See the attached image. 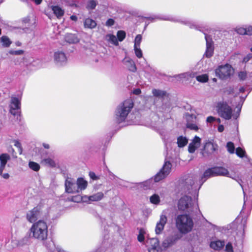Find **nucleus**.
<instances>
[{"instance_id":"1","label":"nucleus","mask_w":252,"mask_h":252,"mask_svg":"<svg viewBox=\"0 0 252 252\" xmlns=\"http://www.w3.org/2000/svg\"><path fill=\"white\" fill-rule=\"evenodd\" d=\"M137 98L132 97V99H127L121 103L117 108L115 112V120L118 123L124 122L132 108L135 105V100Z\"/></svg>"},{"instance_id":"2","label":"nucleus","mask_w":252,"mask_h":252,"mask_svg":"<svg viewBox=\"0 0 252 252\" xmlns=\"http://www.w3.org/2000/svg\"><path fill=\"white\" fill-rule=\"evenodd\" d=\"M31 236L38 241L45 240L48 236V226L43 220H39L33 223L30 228Z\"/></svg>"},{"instance_id":"3","label":"nucleus","mask_w":252,"mask_h":252,"mask_svg":"<svg viewBox=\"0 0 252 252\" xmlns=\"http://www.w3.org/2000/svg\"><path fill=\"white\" fill-rule=\"evenodd\" d=\"M217 107L219 115L226 120H236L239 117L241 109V107H238L237 110L233 112L231 107L225 102L218 103Z\"/></svg>"},{"instance_id":"4","label":"nucleus","mask_w":252,"mask_h":252,"mask_svg":"<svg viewBox=\"0 0 252 252\" xmlns=\"http://www.w3.org/2000/svg\"><path fill=\"white\" fill-rule=\"evenodd\" d=\"M176 226L181 233L186 234L192 230L193 222L189 216L179 215L176 219Z\"/></svg>"},{"instance_id":"5","label":"nucleus","mask_w":252,"mask_h":252,"mask_svg":"<svg viewBox=\"0 0 252 252\" xmlns=\"http://www.w3.org/2000/svg\"><path fill=\"white\" fill-rule=\"evenodd\" d=\"M214 170V167L206 170L201 177V180H199V179L200 177H198L196 175L189 177L186 179V183L191 187L195 185H197V186L198 185L201 186L203 182L205 181L206 179L211 177L216 176L215 171Z\"/></svg>"},{"instance_id":"6","label":"nucleus","mask_w":252,"mask_h":252,"mask_svg":"<svg viewBox=\"0 0 252 252\" xmlns=\"http://www.w3.org/2000/svg\"><path fill=\"white\" fill-rule=\"evenodd\" d=\"M178 208L180 210L190 212L193 211L194 208H197L194 205L190 197L185 195L182 197L178 201Z\"/></svg>"},{"instance_id":"7","label":"nucleus","mask_w":252,"mask_h":252,"mask_svg":"<svg viewBox=\"0 0 252 252\" xmlns=\"http://www.w3.org/2000/svg\"><path fill=\"white\" fill-rule=\"evenodd\" d=\"M216 76L221 79H226L230 77L234 73V69L228 64L220 65L216 69Z\"/></svg>"},{"instance_id":"8","label":"nucleus","mask_w":252,"mask_h":252,"mask_svg":"<svg viewBox=\"0 0 252 252\" xmlns=\"http://www.w3.org/2000/svg\"><path fill=\"white\" fill-rule=\"evenodd\" d=\"M171 167V163L168 161H165L162 169L155 176V182H158L164 179L170 173Z\"/></svg>"},{"instance_id":"9","label":"nucleus","mask_w":252,"mask_h":252,"mask_svg":"<svg viewBox=\"0 0 252 252\" xmlns=\"http://www.w3.org/2000/svg\"><path fill=\"white\" fill-rule=\"evenodd\" d=\"M53 59L55 63L58 66H63L67 63V57L65 53L61 50L54 52Z\"/></svg>"},{"instance_id":"10","label":"nucleus","mask_w":252,"mask_h":252,"mask_svg":"<svg viewBox=\"0 0 252 252\" xmlns=\"http://www.w3.org/2000/svg\"><path fill=\"white\" fill-rule=\"evenodd\" d=\"M10 113L16 116L19 114L21 110L20 100L16 97H12L9 104Z\"/></svg>"},{"instance_id":"11","label":"nucleus","mask_w":252,"mask_h":252,"mask_svg":"<svg viewBox=\"0 0 252 252\" xmlns=\"http://www.w3.org/2000/svg\"><path fill=\"white\" fill-rule=\"evenodd\" d=\"M41 216L42 213L40 209L38 207H35L27 213L26 218L29 222L34 223L38 219L41 217Z\"/></svg>"},{"instance_id":"12","label":"nucleus","mask_w":252,"mask_h":252,"mask_svg":"<svg viewBox=\"0 0 252 252\" xmlns=\"http://www.w3.org/2000/svg\"><path fill=\"white\" fill-rule=\"evenodd\" d=\"M65 191L68 193H78V189L75 181L70 178H67L65 182Z\"/></svg>"},{"instance_id":"13","label":"nucleus","mask_w":252,"mask_h":252,"mask_svg":"<svg viewBox=\"0 0 252 252\" xmlns=\"http://www.w3.org/2000/svg\"><path fill=\"white\" fill-rule=\"evenodd\" d=\"M181 237L178 233L171 235L167 237L162 243V247L164 248H168L174 245L176 242L180 239Z\"/></svg>"},{"instance_id":"14","label":"nucleus","mask_w":252,"mask_h":252,"mask_svg":"<svg viewBox=\"0 0 252 252\" xmlns=\"http://www.w3.org/2000/svg\"><path fill=\"white\" fill-rule=\"evenodd\" d=\"M167 221V218L165 214V212L163 211L160 216V219L156 224L155 228V232L156 234H160L162 232L165 225Z\"/></svg>"},{"instance_id":"15","label":"nucleus","mask_w":252,"mask_h":252,"mask_svg":"<svg viewBox=\"0 0 252 252\" xmlns=\"http://www.w3.org/2000/svg\"><path fill=\"white\" fill-rule=\"evenodd\" d=\"M185 118L187 121V127L191 130L197 131L198 127L196 124V116L194 115L186 114Z\"/></svg>"},{"instance_id":"16","label":"nucleus","mask_w":252,"mask_h":252,"mask_svg":"<svg viewBox=\"0 0 252 252\" xmlns=\"http://www.w3.org/2000/svg\"><path fill=\"white\" fill-rule=\"evenodd\" d=\"M218 149L217 144L214 143L209 140H206L204 144L203 149V153L210 154L213 153Z\"/></svg>"},{"instance_id":"17","label":"nucleus","mask_w":252,"mask_h":252,"mask_svg":"<svg viewBox=\"0 0 252 252\" xmlns=\"http://www.w3.org/2000/svg\"><path fill=\"white\" fill-rule=\"evenodd\" d=\"M142 36L141 34H138L134 40V50L135 55L139 58L142 57V52L141 50V42Z\"/></svg>"},{"instance_id":"18","label":"nucleus","mask_w":252,"mask_h":252,"mask_svg":"<svg viewBox=\"0 0 252 252\" xmlns=\"http://www.w3.org/2000/svg\"><path fill=\"white\" fill-rule=\"evenodd\" d=\"M201 141V138L197 136H195L189 145V152L193 153L195 150L200 147Z\"/></svg>"},{"instance_id":"19","label":"nucleus","mask_w":252,"mask_h":252,"mask_svg":"<svg viewBox=\"0 0 252 252\" xmlns=\"http://www.w3.org/2000/svg\"><path fill=\"white\" fill-rule=\"evenodd\" d=\"M205 38L206 41V49L205 56L207 58H210L213 56L214 53L213 42L207 35H205Z\"/></svg>"},{"instance_id":"20","label":"nucleus","mask_w":252,"mask_h":252,"mask_svg":"<svg viewBox=\"0 0 252 252\" xmlns=\"http://www.w3.org/2000/svg\"><path fill=\"white\" fill-rule=\"evenodd\" d=\"M195 76V72L189 71L175 75V78L179 81H188Z\"/></svg>"},{"instance_id":"21","label":"nucleus","mask_w":252,"mask_h":252,"mask_svg":"<svg viewBox=\"0 0 252 252\" xmlns=\"http://www.w3.org/2000/svg\"><path fill=\"white\" fill-rule=\"evenodd\" d=\"M51 8L56 17L60 19L64 14V10L59 5H51Z\"/></svg>"},{"instance_id":"22","label":"nucleus","mask_w":252,"mask_h":252,"mask_svg":"<svg viewBox=\"0 0 252 252\" xmlns=\"http://www.w3.org/2000/svg\"><path fill=\"white\" fill-rule=\"evenodd\" d=\"M123 63L129 70L134 72L136 70V67L135 65L132 60H131L129 58H125L123 60Z\"/></svg>"},{"instance_id":"23","label":"nucleus","mask_w":252,"mask_h":252,"mask_svg":"<svg viewBox=\"0 0 252 252\" xmlns=\"http://www.w3.org/2000/svg\"><path fill=\"white\" fill-rule=\"evenodd\" d=\"M224 246V242L221 240L213 241L210 243V247L214 250H220Z\"/></svg>"},{"instance_id":"24","label":"nucleus","mask_w":252,"mask_h":252,"mask_svg":"<svg viewBox=\"0 0 252 252\" xmlns=\"http://www.w3.org/2000/svg\"><path fill=\"white\" fill-rule=\"evenodd\" d=\"M77 187L78 189V192L80 191L85 189L88 186V182L82 178H79L76 181Z\"/></svg>"},{"instance_id":"25","label":"nucleus","mask_w":252,"mask_h":252,"mask_svg":"<svg viewBox=\"0 0 252 252\" xmlns=\"http://www.w3.org/2000/svg\"><path fill=\"white\" fill-rule=\"evenodd\" d=\"M65 39L66 41L69 43H77L79 42L80 39L75 34L67 33L65 35Z\"/></svg>"},{"instance_id":"26","label":"nucleus","mask_w":252,"mask_h":252,"mask_svg":"<svg viewBox=\"0 0 252 252\" xmlns=\"http://www.w3.org/2000/svg\"><path fill=\"white\" fill-rule=\"evenodd\" d=\"M148 243L150 245V247L149 249H158L160 250L161 248L159 247V240L158 238H153L149 239L148 240Z\"/></svg>"},{"instance_id":"27","label":"nucleus","mask_w":252,"mask_h":252,"mask_svg":"<svg viewBox=\"0 0 252 252\" xmlns=\"http://www.w3.org/2000/svg\"><path fill=\"white\" fill-rule=\"evenodd\" d=\"M84 25L85 28L93 29L96 26L95 21L90 18H87L85 20Z\"/></svg>"},{"instance_id":"28","label":"nucleus","mask_w":252,"mask_h":252,"mask_svg":"<svg viewBox=\"0 0 252 252\" xmlns=\"http://www.w3.org/2000/svg\"><path fill=\"white\" fill-rule=\"evenodd\" d=\"M105 40L113 45H115L116 46L118 45V41L117 38L116 36H115L113 34H107L105 36Z\"/></svg>"},{"instance_id":"29","label":"nucleus","mask_w":252,"mask_h":252,"mask_svg":"<svg viewBox=\"0 0 252 252\" xmlns=\"http://www.w3.org/2000/svg\"><path fill=\"white\" fill-rule=\"evenodd\" d=\"M104 196V194L102 192H98L92 195L89 196L90 201L91 202L93 201H98L101 200Z\"/></svg>"},{"instance_id":"30","label":"nucleus","mask_w":252,"mask_h":252,"mask_svg":"<svg viewBox=\"0 0 252 252\" xmlns=\"http://www.w3.org/2000/svg\"><path fill=\"white\" fill-rule=\"evenodd\" d=\"M150 202L156 205H158L160 202V197L159 195L157 193H154L151 195L149 198Z\"/></svg>"},{"instance_id":"31","label":"nucleus","mask_w":252,"mask_h":252,"mask_svg":"<svg viewBox=\"0 0 252 252\" xmlns=\"http://www.w3.org/2000/svg\"><path fill=\"white\" fill-rule=\"evenodd\" d=\"M0 42L4 47H9L12 43L9 38L5 35L2 36L0 38Z\"/></svg>"},{"instance_id":"32","label":"nucleus","mask_w":252,"mask_h":252,"mask_svg":"<svg viewBox=\"0 0 252 252\" xmlns=\"http://www.w3.org/2000/svg\"><path fill=\"white\" fill-rule=\"evenodd\" d=\"M41 163L46 165H47V166H49L52 167H54L56 166L55 161H54V160L53 158H44L42 160Z\"/></svg>"},{"instance_id":"33","label":"nucleus","mask_w":252,"mask_h":252,"mask_svg":"<svg viewBox=\"0 0 252 252\" xmlns=\"http://www.w3.org/2000/svg\"><path fill=\"white\" fill-rule=\"evenodd\" d=\"M188 142V140L186 137L179 136L177 139V144L179 147L185 146Z\"/></svg>"},{"instance_id":"34","label":"nucleus","mask_w":252,"mask_h":252,"mask_svg":"<svg viewBox=\"0 0 252 252\" xmlns=\"http://www.w3.org/2000/svg\"><path fill=\"white\" fill-rule=\"evenodd\" d=\"M23 22L28 26L33 25L35 23L34 17L33 15H29L25 17L23 19Z\"/></svg>"},{"instance_id":"35","label":"nucleus","mask_w":252,"mask_h":252,"mask_svg":"<svg viewBox=\"0 0 252 252\" xmlns=\"http://www.w3.org/2000/svg\"><path fill=\"white\" fill-rule=\"evenodd\" d=\"M10 156L7 154H2L0 155V164L6 165L7 161L10 159Z\"/></svg>"},{"instance_id":"36","label":"nucleus","mask_w":252,"mask_h":252,"mask_svg":"<svg viewBox=\"0 0 252 252\" xmlns=\"http://www.w3.org/2000/svg\"><path fill=\"white\" fill-rule=\"evenodd\" d=\"M195 77H196V79L197 81L202 83H206L209 80V77L206 74H203L197 76L195 75Z\"/></svg>"},{"instance_id":"37","label":"nucleus","mask_w":252,"mask_h":252,"mask_svg":"<svg viewBox=\"0 0 252 252\" xmlns=\"http://www.w3.org/2000/svg\"><path fill=\"white\" fill-rule=\"evenodd\" d=\"M153 94L155 96L162 98L166 95V92L160 90L154 89L153 90Z\"/></svg>"},{"instance_id":"38","label":"nucleus","mask_w":252,"mask_h":252,"mask_svg":"<svg viewBox=\"0 0 252 252\" xmlns=\"http://www.w3.org/2000/svg\"><path fill=\"white\" fill-rule=\"evenodd\" d=\"M29 167L35 171H38L40 169V165L34 161H30L29 163Z\"/></svg>"},{"instance_id":"39","label":"nucleus","mask_w":252,"mask_h":252,"mask_svg":"<svg viewBox=\"0 0 252 252\" xmlns=\"http://www.w3.org/2000/svg\"><path fill=\"white\" fill-rule=\"evenodd\" d=\"M236 154L240 158H243L246 157L245 151L241 147H238L236 148Z\"/></svg>"},{"instance_id":"40","label":"nucleus","mask_w":252,"mask_h":252,"mask_svg":"<svg viewBox=\"0 0 252 252\" xmlns=\"http://www.w3.org/2000/svg\"><path fill=\"white\" fill-rule=\"evenodd\" d=\"M226 148L228 152L230 154H234L235 152V147L234 144L231 142H229L226 144Z\"/></svg>"},{"instance_id":"41","label":"nucleus","mask_w":252,"mask_h":252,"mask_svg":"<svg viewBox=\"0 0 252 252\" xmlns=\"http://www.w3.org/2000/svg\"><path fill=\"white\" fill-rule=\"evenodd\" d=\"M117 39L120 41H122L126 37V32L123 31H119L117 32Z\"/></svg>"},{"instance_id":"42","label":"nucleus","mask_w":252,"mask_h":252,"mask_svg":"<svg viewBox=\"0 0 252 252\" xmlns=\"http://www.w3.org/2000/svg\"><path fill=\"white\" fill-rule=\"evenodd\" d=\"M141 91L140 88H134L131 91V94L137 96L140 100L141 99Z\"/></svg>"},{"instance_id":"43","label":"nucleus","mask_w":252,"mask_h":252,"mask_svg":"<svg viewBox=\"0 0 252 252\" xmlns=\"http://www.w3.org/2000/svg\"><path fill=\"white\" fill-rule=\"evenodd\" d=\"M29 237H25L18 242V245L20 246H22L25 245H27L28 244H29Z\"/></svg>"},{"instance_id":"44","label":"nucleus","mask_w":252,"mask_h":252,"mask_svg":"<svg viewBox=\"0 0 252 252\" xmlns=\"http://www.w3.org/2000/svg\"><path fill=\"white\" fill-rule=\"evenodd\" d=\"M96 5V3L95 1H94V0H92L89 1L88 2L87 5V8L89 9H94Z\"/></svg>"},{"instance_id":"45","label":"nucleus","mask_w":252,"mask_h":252,"mask_svg":"<svg viewBox=\"0 0 252 252\" xmlns=\"http://www.w3.org/2000/svg\"><path fill=\"white\" fill-rule=\"evenodd\" d=\"M236 32L240 34H246L247 31L244 27H237L235 30Z\"/></svg>"},{"instance_id":"46","label":"nucleus","mask_w":252,"mask_h":252,"mask_svg":"<svg viewBox=\"0 0 252 252\" xmlns=\"http://www.w3.org/2000/svg\"><path fill=\"white\" fill-rule=\"evenodd\" d=\"M24 53V51L22 50H10L8 51V53L10 55H22Z\"/></svg>"},{"instance_id":"47","label":"nucleus","mask_w":252,"mask_h":252,"mask_svg":"<svg viewBox=\"0 0 252 252\" xmlns=\"http://www.w3.org/2000/svg\"><path fill=\"white\" fill-rule=\"evenodd\" d=\"M225 251L226 252H233V248L231 243L228 242L226 244Z\"/></svg>"},{"instance_id":"48","label":"nucleus","mask_w":252,"mask_h":252,"mask_svg":"<svg viewBox=\"0 0 252 252\" xmlns=\"http://www.w3.org/2000/svg\"><path fill=\"white\" fill-rule=\"evenodd\" d=\"M81 201H82V202H86V203H91V201H90L89 196H87V195H84V196H81Z\"/></svg>"},{"instance_id":"49","label":"nucleus","mask_w":252,"mask_h":252,"mask_svg":"<svg viewBox=\"0 0 252 252\" xmlns=\"http://www.w3.org/2000/svg\"><path fill=\"white\" fill-rule=\"evenodd\" d=\"M247 76V74L244 71H241L239 73V77L241 80H244L246 79Z\"/></svg>"},{"instance_id":"50","label":"nucleus","mask_w":252,"mask_h":252,"mask_svg":"<svg viewBox=\"0 0 252 252\" xmlns=\"http://www.w3.org/2000/svg\"><path fill=\"white\" fill-rule=\"evenodd\" d=\"M153 20H154V18H149L143 16V19H142L143 22H145L146 25H148V24L149 23V21H152Z\"/></svg>"},{"instance_id":"51","label":"nucleus","mask_w":252,"mask_h":252,"mask_svg":"<svg viewBox=\"0 0 252 252\" xmlns=\"http://www.w3.org/2000/svg\"><path fill=\"white\" fill-rule=\"evenodd\" d=\"M246 30L247 31L246 34L251 35L252 34V26H249L247 27H245Z\"/></svg>"},{"instance_id":"52","label":"nucleus","mask_w":252,"mask_h":252,"mask_svg":"<svg viewBox=\"0 0 252 252\" xmlns=\"http://www.w3.org/2000/svg\"><path fill=\"white\" fill-rule=\"evenodd\" d=\"M114 24V21L112 19H109L106 22V25L107 26H111Z\"/></svg>"},{"instance_id":"53","label":"nucleus","mask_w":252,"mask_h":252,"mask_svg":"<svg viewBox=\"0 0 252 252\" xmlns=\"http://www.w3.org/2000/svg\"><path fill=\"white\" fill-rule=\"evenodd\" d=\"M71 200L73 202H79L81 201V196H76L72 198Z\"/></svg>"},{"instance_id":"54","label":"nucleus","mask_w":252,"mask_h":252,"mask_svg":"<svg viewBox=\"0 0 252 252\" xmlns=\"http://www.w3.org/2000/svg\"><path fill=\"white\" fill-rule=\"evenodd\" d=\"M215 117H212V116H209V117H207L206 121L207 123H211L213 122L214 121H215Z\"/></svg>"},{"instance_id":"55","label":"nucleus","mask_w":252,"mask_h":252,"mask_svg":"<svg viewBox=\"0 0 252 252\" xmlns=\"http://www.w3.org/2000/svg\"><path fill=\"white\" fill-rule=\"evenodd\" d=\"M14 145L19 148L20 154L22 153V149L21 147V144L17 141H15Z\"/></svg>"},{"instance_id":"56","label":"nucleus","mask_w":252,"mask_h":252,"mask_svg":"<svg viewBox=\"0 0 252 252\" xmlns=\"http://www.w3.org/2000/svg\"><path fill=\"white\" fill-rule=\"evenodd\" d=\"M0 175L1 176V177H2L3 179H8L10 177L9 174L7 173H2L1 174H0Z\"/></svg>"},{"instance_id":"57","label":"nucleus","mask_w":252,"mask_h":252,"mask_svg":"<svg viewBox=\"0 0 252 252\" xmlns=\"http://www.w3.org/2000/svg\"><path fill=\"white\" fill-rule=\"evenodd\" d=\"M138 240L140 242H142V229H140L139 231V235L138 236Z\"/></svg>"},{"instance_id":"58","label":"nucleus","mask_w":252,"mask_h":252,"mask_svg":"<svg viewBox=\"0 0 252 252\" xmlns=\"http://www.w3.org/2000/svg\"><path fill=\"white\" fill-rule=\"evenodd\" d=\"M89 175L91 178H92L93 180H96L97 179V177L95 175V174L94 172H90Z\"/></svg>"},{"instance_id":"59","label":"nucleus","mask_w":252,"mask_h":252,"mask_svg":"<svg viewBox=\"0 0 252 252\" xmlns=\"http://www.w3.org/2000/svg\"><path fill=\"white\" fill-rule=\"evenodd\" d=\"M218 130L219 132H221L224 130V126L222 125H220L219 126Z\"/></svg>"},{"instance_id":"60","label":"nucleus","mask_w":252,"mask_h":252,"mask_svg":"<svg viewBox=\"0 0 252 252\" xmlns=\"http://www.w3.org/2000/svg\"><path fill=\"white\" fill-rule=\"evenodd\" d=\"M149 252H161V250L149 249Z\"/></svg>"},{"instance_id":"61","label":"nucleus","mask_w":252,"mask_h":252,"mask_svg":"<svg viewBox=\"0 0 252 252\" xmlns=\"http://www.w3.org/2000/svg\"><path fill=\"white\" fill-rule=\"evenodd\" d=\"M162 19L163 20H169V21H173V19L171 17H169V16H165L163 18H162Z\"/></svg>"},{"instance_id":"62","label":"nucleus","mask_w":252,"mask_h":252,"mask_svg":"<svg viewBox=\"0 0 252 252\" xmlns=\"http://www.w3.org/2000/svg\"><path fill=\"white\" fill-rule=\"evenodd\" d=\"M251 55H248L246 57H245L243 59V61L244 62H247L248 61H249V60L251 59Z\"/></svg>"},{"instance_id":"63","label":"nucleus","mask_w":252,"mask_h":252,"mask_svg":"<svg viewBox=\"0 0 252 252\" xmlns=\"http://www.w3.org/2000/svg\"><path fill=\"white\" fill-rule=\"evenodd\" d=\"M5 167V165L0 164V174H1V173L3 172V171Z\"/></svg>"},{"instance_id":"64","label":"nucleus","mask_w":252,"mask_h":252,"mask_svg":"<svg viewBox=\"0 0 252 252\" xmlns=\"http://www.w3.org/2000/svg\"><path fill=\"white\" fill-rule=\"evenodd\" d=\"M70 19L72 20V21H77V17L75 15H72L70 17Z\"/></svg>"}]
</instances>
